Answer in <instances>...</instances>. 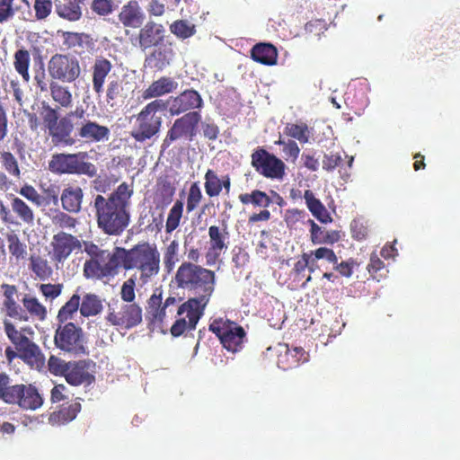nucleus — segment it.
Instances as JSON below:
<instances>
[{
  "instance_id": "obj_1",
  "label": "nucleus",
  "mask_w": 460,
  "mask_h": 460,
  "mask_svg": "<svg viewBox=\"0 0 460 460\" xmlns=\"http://www.w3.org/2000/svg\"><path fill=\"white\" fill-rule=\"evenodd\" d=\"M178 287L190 291L194 296L178 306L177 314H187L190 328H196L202 318L215 289L216 273L193 262H182L175 275Z\"/></svg>"
},
{
  "instance_id": "obj_2",
  "label": "nucleus",
  "mask_w": 460,
  "mask_h": 460,
  "mask_svg": "<svg viewBox=\"0 0 460 460\" xmlns=\"http://www.w3.org/2000/svg\"><path fill=\"white\" fill-rule=\"evenodd\" d=\"M133 189L129 184H119L107 198L97 195L93 199V208L97 218V226L108 235H120L129 226L131 219L130 206Z\"/></svg>"
},
{
  "instance_id": "obj_3",
  "label": "nucleus",
  "mask_w": 460,
  "mask_h": 460,
  "mask_svg": "<svg viewBox=\"0 0 460 460\" xmlns=\"http://www.w3.org/2000/svg\"><path fill=\"white\" fill-rule=\"evenodd\" d=\"M120 266L125 270H138V279L146 284L160 270L161 254L156 246L142 242L130 249L120 248Z\"/></svg>"
},
{
  "instance_id": "obj_4",
  "label": "nucleus",
  "mask_w": 460,
  "mask_h": 460,
  "mask_svg": "<svg viewBox=\"0 0 460 460\" xmlns=\"http://www.w3.org/2000/svg\"><path fill=\"white\" fill-rule=\"evenodd\" d=\"M168 102L164 99H155L147 103L137 116V126L131 132L133 138L137 141H146L156 136L162 128L163 117L158 111H165Z\"/></svg>"
},
{
  "instance_id": "obj_5",
  "label": "nucleus",
  "mask_w": 460,
  "mask_h": 460,
  "mask_svg": "<svg viewBox=\"0 0 460 460\" xmlns=\"http://www.w3.org/2000/svg\"><path fill=\"white\" fill-rule=\"evenodd\" d=\"M87 152H75V154H54L49 163V169L54 173H78L94 177L98 168L94 164L87 161Z\"/></svg>"
},
{
  "instance_id": "obj_6",
  "label": "nucleus",
  "mask_w": 460,
  "mask_h": 460,
  "mask_svg": "<svg viewBox=\"0 0 460 460\" xmlns=\"http://www.w3.org/2000/svg\"><path fill=\"white\" fill-rule=\"evenodd\" d=\"M87 340L82 327L75 323H60L54 335V344L60 350L74 356L87 355Z\"/></svg>"
},
{
  "instance_id": "obj_7",
  "label": "nucleus",
  "mask_w": 460,
  "mask_h": 460,
  "mask_svg": "<svg viewBox=\"0 0 460 460\" xmlns=\"http://www.w3.org/2000/svg\"><path fill=\"white\" fill-rule=\"evenodd\" d=\"M105 319L111 325L121 326L129 330L143 321V309L137 304H128L122 299H111Z\"/></svg>"
},
{
  "instance_id": "obj_8",
  "label": "nucleus",
  "mask_w": 460,
  "mask_h": 460,
  "mask_svg": "<svg viewBox=\"0 0 460 460\" xmlns=\"http://www.w3.org/2000/svg\"><path fill=\"white\" fill-rule=\"evenodd\" d=\"M210 332L217 334L224 348L230 351H238L243 348L246 332L242 325L231 320L215 318L209 324Z\"/></svg>"
},
{
  "instance_id": "obj_9",
  "label": "nucleus",
  "mask_w": 460,
  "mask_h": 460,
  "mask_svg": "<svg viewBox=\"0 0 460 460\" xmlns=\"http://www.w3.org/2000/svg\"><path fill=\"white\" fill-rule=\"evenodd\" d=\"M201 119L202 115L199 111L187 112V114L174 119L164 137L163 147H169L176 139L184 138L192 141L197 136L198 126Z\"/></svg>"
},
{
  "instance_id": "obj_10",
  "label": "nucleus",
  "mask_w": 460,
  "mask_h": 460,
  "mask_svg": "<svg viewBox=\"0 0 460 460\" xmlns=\"http://www.w3.org/2000/svg\"><path fill=\"white\" fill-rule=\"evenodd\" d=\"M48 72L51 78L63 83H73L81 75L80 63L71 55H53L48 63Z\"/></svg>"
},
{
  "instance_id": "obj_11",
  "label": "nucleus",
  "mask_w": 460,
  "mask_h": 460,
  "mask_svg": "<svg viewBox=\"0 0 460 460\" xmlns=\"http://www.w3.org/2000/svg\"><path fill=\"white\" fill-rule=\"evenodd\" d=\"M252 165L255 171L267 178H282L286 164L276 155L264 147H257L252 154Z\"/></svg>"
},
{
  "instance_id": "obj_12",
  "label": "nucleus",
  "mask_w": 460,
  "mask_h": 460,
  "mask_svg": "<svg viewBox=\"0 0 460 460\" xmlns=\"http://www.w3.org/2000/svg\"><path fill=\"white\" fill-rule=\"evenodd\" d=\"M167 103L171 115H181V113H188V111H200L204 106V100L198 90L188 89L171 99Z\"/></svg>"
},
{
  "instance_id": "obj_13",
  "label": "nucleus",
  "mask_w": 460,
  "mask_h": 460,
  "mask_svg": "<svg viewBox=\"0 0 460 460\" xmlns=\"http://www.w3.org/2000/svg\"><path fill=\"white\" fill-rule=\"evenodd\" d=\"M209 248L207 252L208 263L217 261L224 250L228 249L230 232L227 223L222 221V228L218 226H210L208 228Z\"/></svg>"
},
{
  "instance_id": "obj_14",
  "label": "nucleus",
  "mask_w": 460,
  "mask_h": 460,
  "mask_svg": "<svg viewBox=\"0 0 460 460\" xmlns=\"http://www.w3.org/2000/svg\"><path fill=\"white\" fill-rule=\"evenodd\" d=\"M166 29L163 24L155 22H147L145 25H141L137 38V46L146 51L152 46H158L165 39Z\"/></svg>"
},
{
  "instance_id": "obj_15",
  "label": "nucleus",
  "mask_w": 460,
  "mask_h": 460,
  "mask_svg": "<svg viewBox=\"0 0 460 460\" xmlns=\"http://www.w3.org/2000/svg\"><path fill=\"white\" fill-rule=\"evenodd\" d=\"M53 258L58 261H65L75 249H80L81 242L77 237L69 234V233L59 232L54 234L53 242Z\"/></svg>"
},
{
  "instance_id": "obj_16",
  "label": "nucleus",
  "mask_w": 460,
  "mask_h": 460,
  "mask_svg": "<svg viewBox=\"0 0 460 460\" xmlns=\"http://www.w3.org/2000/svg\"><path fill=\"white\" fill-rule=\"evenodd\" d=\"M1 289L4 292V300L3 305L6 314L10 318L19 319V321H29L30 317L25 309L19 305L14 298V295L17 293L16 286L3 283Z\"/></svg>"
},
{
  "instance_id": "obj_17",
  "label": "nucleus",
  "mask_w": 460,
  "mask_h": 460,
  "mask_svg": "<svg viewBox=\"0 0 460 460\" xmlns=\"http://www.w3.org/2000/svg\"><path fill=\"white\" fill-rule=\"evenodd\" d=\"M145 19L146 14L137 0H129L121 7L119 13V21L124 26H129L130 28H141Z\"/></svg>"
},
{
  "instance_id": "obj_18",
  "label": "nucleus",
  "mask_w": 460,
  "mask_h": 460,
  "mask_svg": "<svg viewBox=\"0 0 460 460\" xmlns=\"http://www.w3.org/2000/svg\"><path fill=\"white\" fill-rule=\"evenodd\" d=\"M111 136V130L107 126H102L99 122L92 121L85 119L78 127V137L84 138L86 141L99 143V141H106Z\"/></svg>"
},
{
  "instance_id": "obj_19",
  "label": "nucleus",
  "mask_w": 460,
  "mask_h": 460,
  "mask_svg": "<svg viewBox=\"0 0 460 460\" xmlns=\"http://www.w3.org/2000/svg\"><path fill=\"white\" fill-rule=\"evenodd\" d=\"M174 56L175 53L172 46L163 45L162 41V43L155 46V49L146 57L145 64L155 69H164V67L170 65Z\"/></svg>"
},
{
  "instance_id": "obj_20",
  "label": "nucleus",
  "mask_w": 460,
  "mask_h": 460,
  "mask_svg": "<svg viewBox=\"0 0 460 460\" xmlns=\"http://www.w3.org/2000/svg\"><path fill=\"white\" fill-rule=\"evenodd\" d=\"M21 359L35 369H42L46 364V357L40 348L33 341H31L30 338H27L26 334L23 339Z\"/></svg>"
},
{
  "instance_id": "obj_21",
  "label": "nucleus",
  "mask_w": 460,
  "mask_h": 460,
  "mask_svg": "<svg viewBox=\"0 0 460 460\" xmlns=\"http://www.w3.org/2000/svg\"><path fill=\"white\" fill-rule=\"evenodd\" d=\"M89 363L86 361H69L67 363L66 382L73 385L79 384H91L94 381V376L91 375L88 370Z\"/></svg>"
},
{
  "instance_id": "obj_22",
  "label": "nucleus",
  "mask_w": 460,
  "mask_h": 460,
  "mask_svg": "<svg viewBox=\"0 0 460 460\" xmlns=\"http://www.w3.org/2000/svg\"><path fill=\"white\" fill-rule=\"evenodd\" d=\"M83 199L84 192L78 186H68L65 188L60 197L63 209L74 213L80 212Z\"/></svg>"
},
{
  "instance_id": "obj_23",
  "label": "nucleus",
  "mask_w": 460,
  "mask_h": 460,
  "mask_svg": "<svg viewBox=\"0 0 460 460\" xmlns=\"http://www.w3.org/2000/svg\"><path fill=\"white\" fill-rule=\"evenodd\" d=\"M251 57L255 62L275 65L278 62V49L272 43H257L251 49Z\"/></svg>"
},
{
  "instance_id": "obj_24",
  "label": "nucleus",
  "mask_w": 460,
  "mask_h": 460,
  "mask_svg": "<svg viewBox=\"0 0 460 460\" xmlns=\"http://www.w3.org/2000/svg\"><path fill=\"white\" fill-rule=\"evenodd\" d=\"M304 199H305V204L309 211L314 217H316V219H318V221L323 224H327V222L332 221V217L325 208V205L323 204L322 200L315 197L312 190H305L304 193Z\"/></svg>"
},
{
  "instance_id": "obj_25",
  "label": "nucleus",
  "mask_w": 460,
  "mask_h": 460,
  "mask_svg": "<svg viewBox=\"0 0 460 460\" xmlns=\"http://www.w3.org/2000/svg\"><path fill=\"white\" fill-rule=\"evenodd\" d=\"M84 0H55L56 13L68 21H78L82 15L81 4Z\"/></svg>"
},
{
  "instance_id": "obj_26",
  "label": "nucleus",
  "mask_w": 460,
  "mask_h": 460,
  "mask_svg": "<svg viewBox=\"0 0 460 460\" xmlns=\"http://www.w3.org/2000/svg\"><path fill=\"white\" fill-rule=\"evenodd\" d=\"M112 65L106 58H99L93 64V87L95 93L100 95L103 93V84L106 75L111 71Z\"/></svg>"
},
{
  "instance_id": "obj_27",
  "label": "nucleus",
  "mask_w": 460,
  "mask_h": 460,
  "mask_svg": "<svg viewBox=\"0 0 460 460\" xmlns=\"http://www.w3.org/2000/svg\"><path fill=\"white\" fill-rule=\"evenodd\" d=\"M75 124L71 119L70 114L58 119L55 144H63V146H73L76 143L75 138L72 137V132Z\"/></svg>"
},
{
  "instance_id": "obj_28",
  "label": "nucleus",
  "mask_w": 460,
  "mask_h": 460,
  "mask_svg": "<svg viewBox=\"0 0 460 460\" xmlns=\"http://www.w3.org/2000/svg\"><path fill=\"white\" fill-rule=\"evenodd\" d=\"M178 87V82H175L171 77H161L155 82L151 83L150 86L145 90L143 96L145 99H150V97H159V95L167 94L172 91L176 90Z\"/></svg>"
},
{
  "instance_id": "obj_29",
  "label": "nucleus",
  "mask_w": 460,
  "mask_h": 460,
  "mask_svg": "<svg viewBox=\"0 0 460 460\" xmlns=\"http://www.w3.org/2000/svg\"><path fill=\"white\" fill-rule=\"evenodd\" d=\"M308 223L311 226V241L314 244H323V243H326V244H332V243L340 240L341 235L339 232H336V230L324 232V230H323L314 220H308Z\"/></svg>"
},
{
  "instance_id": "obj_30",
  "label": "nucleus",
  "mask_w": 460,
  "mask_h": 460,
  "mask_svg": "<svg viewBox=\"0 0 460 460\" xmlns=\"http://www.w3.org/2000/svg\"><path fill=\"white\" fill-rule=\"evenodd\" d=\"M22 402L21 408L24 409H38L42 406L44 402L43 397L40 395L37 387L33 386V385H22Z\"/></svg>"
},
{
  "instance_id": "obj_31",
  "label": "nucleus",
  "mask_w": 460,
  "mask_h": 460,
  "mask_svg": "<svg viewBox=\"0 0 460 460\" xmlns=\"http://www.w3.org/2000/svg\"><path fill=\"white\" fill-rule=\"evenodd\" d=\"M119 246L114 249L113 252L104 251V249L99 248V254L97 255L98 261L100 262L101 268L104 266H111V272L109 277L115 275L118 272V269L121 266V253L119 252Z\"/></svg>"
},
{
  "instance_id": "obj_32",
  "label": "nucleus",
  "mask_w": 460,
  "mask_h": 460,
  "mask_svg": "<svg viewBox=\"0 0 460 460\" xmlns=\"http://www.w3.org/2000/svg\"><path fill=\"white\" fill-rule=\"evenodd\" d=\"M81 408L82 405L80 402L68 403L65 405V407L60 408L58 412H53L49 416V420L51 422H56L57 424H66V422H70V420L76 418Z\"/></svg>"
},
{
  "instance_id": "obj_33",
  "label": "nucleus",
  "mask_w": 460,
  "mask_h": 460,
  "mask_svg": "<svg viewBox=\"0 0 460 460\" xmlns=\"http://www.w3.org/2000/svg\"><path fill=\"white\" fill-rule=\"evenodd\" d=\"M12 196L11 207L19 218L25 224H34L35 215L33 209L18 196Z\"/></svg>"
},
{
  "instance_id": "obj_34",
  "label": "nucleus",
  "mask_w": 460,
  "mask_h": 460,
  "mask_svg": "<svg viewBox=\"0 0 460 460\" xmlns=\"http://www.w3.org/2000/svg\"><path fill=\"white\" fill-rule=\"evenodd\" d=\"M102 309V302L98 295H94V293H86L84 295L80 306V313L84 316L100 314Z\"/></svg>"
},
{
  "instance_id": "obj_35",
  "label": "nucleus",
  "mask_w": 460,
  "mask_h": 460,
  "mask_svg": "<svg viewBox=\"0 0 460 460\" xmlns=\"http://www.w3.org/2000/svg\"><path fill=\"white\" fill-rule=\"evenodd\" d=\"M43 111L41 115L43 117V123L47 129L49 130L50 137L55 143L56 136H57V125L58 120L59 119V113L58 110L52 108V106L48 105V103H43Z\"/></svg>"
},
{
  "instance_id": "obj_36",
  "label": "nucleus",
  "mask_w": 460,
  "mask_h": 460,
  "mask_svg": "<svg viewBox=\"0 0 460 460\" xmlns=\"http://www.w3.org/2000/svg\"><path fill=\"white\" fill-rule=\"evenodd\" d=\"M22 302L23 309H25L28 314H31L33 316L40 319V321H43V319L47 318V308L46 306L42 305L41 302H40L37 297L25 295L22 298Z\"/></svg>"
},
{
  "instance_id": "obj_37",
  "label": "nucleus",
  "mask_w": 460,
  "mask_h": 460,
  "mask_svg": "<svg viewBox=\"0 0 460 460\" xmlns=\"http://www.w3.org/2000/svg\"><path fill=\"white\" fill-rule=\"evenodd\" d=\"M81 309V296L78 293L74 295L61 306L58 314V323H66L67 319H71L76 310Z\"/></svg>"
},
{
  "instance_id": "obj_38",
  "label": "nucleus",
  "mask_w": 460,
  "mask_h": 460,
  "mask_svg": "<svg viewBox=\"0 0 460 460\" xmlns=\"http://www.w3.org/2000/svg\"><path fill=\"white\" fill-rule=\"evenodd\" d=\"M60 188L58 184H45L41 185V208H47V206H58Z\"/></svg>"
},
{
  "instance_id": "obj_39",
  "label": "nucleus",
  "mask_w": 460,
  "mask_h": 460,
  "mask_svg": "<svg viewBox=\"0 0 460 460\" xmlns=\"http://www.w3.org/2000/svg\"><path fill=\"white\" fill-rule=\"evenodd\" d=\"M31 63L30 52L27 49H18L14 54L13 66L25 81H30L29 66Z\"/></svg>"
},
{
  "instance_id": "obj_40",
  "label": "nucleus",
  "mask_w": 460,
  "mask_h": 460,
  "mask_svg": "<svg viewBox=\"0 0 460 460\" xmlns=\"http://www.w3.org/2000/svg\"><path fill=\"white\" fill-rule=\"evenodd\" d=\"M170 31L178 39L185 40L196 34V26L188 20H176L171 24Z\"/></svg>"
},
{
  "instance_id": "obj_41",
  "label": "nucleus",
  "mask_w": 460,
  "mask_h": 460,
  "mask_svg": "<svg viewBox=\"0 0 460 460\" xmlns=\"http://www.w3.org/2000/svg\"><path fill=\"white\" fill-rule=\"evenodd\" d=\"M285 132L292 138H296L300 143H308L310 138V129L305 122H288L285 127Z\"/></svg>"
},
{
  "instance_id": "obj_42",
  "label": "nucleus",
  "mask_w": 460,
  "mask_h": 460,
  "mask_svg": "<svg viewBox=\"0 0 460 460\" xmlns=\"http://www.w3.org/2000/svg\"><path fill=\"white\" fill-rule=\"evenodd\" d=\"M50 93L55 102H58L61 106L68 107L72 104V93L66 86H61L57 82L49 84Z\"/></svg>"
},
{
  "instance_id": "obj_43",
  "label": "nucleus",
  "mask_w": 460,
  "mask_h": 460,
  "mask_svg": "<svg viewBox=\"0 0 460 460\" xmlns=\"http://www.w3.org/2000/svg\"><path fill=\"white\" fill-rule=\"evenodd\" d=\"M240 201L247 205V203H252L254 206H260V208H268L270 205L271 199L267 193L262 192V190H253L251 193H242L239 196Z\"/></svg>"
},
{
  "instance_id": "obj_44",
  "label": "nucleus",
  "mask_w": 460,
  "mask_h": 460,
  "mask_svg": "<svg viewBox=\"0 0 460 460\" xmlns=\"http://www.w3.org/2000/svg\"><path fill=\"white\" fill-rule=\"evenodd\" d=\"M4 327L8 339L12 343H13L16 350L18 351V356L22 359L25 334L17 331L13 323L7 322V320L4 322Z\"/></svg>"
},
{
  "instance_id": "obj_45",
  "label": "nucleus",
  "mask_w": 460,
  "mask_h": 460,
  "mask_svg": "<svg viewBox=\"0 0 460 460\" xmlns=\"http://www.w3.org/2000/svg\"><path fill=\"white\" fill-rule=\"evenodd\" d=\"M182 214L183 202H181V200H176L171 208L167 221L165 223V231L167 233H172L173 229L178 228Z\"/></svg>"
},
{
  "instance_id": "obj_46",
  "label": "nucleus",
  "mask_w": 460,
  "mask_h": 460,
  "mask_svg": "<svg viewBox=\"0 0 460 460\" xmlns=\"http://www.w3.org/2000/svg\"><path fill=\"white\" fill-rule=\"evenodd\" d=\"M222 190V179H219L216 171L208 170L205 175V192L208 196H218Z\"/></svg>"
},
{
  "instance_id": "obj_47",
  "label": "nucleus",
  "mask_w": 460,
  "mask_h": 460,
  "mask_svg": "<svg viewBox=\"0 0 460 460\" xmlns=\"http://www.w3.org/2000/svg\"><path fill=\"white\" fill-rule=\"evenodd\" d=\"M111 267L101 268V264L97 257L93 260L85 261L84 263V275L88 278H104L109 277Z\"/></svg>"
},
{
  "instance_id": "obj_48",
  "label": "nucleus",
  "mask_w": 460,
  "mask_h": 460,
  "mask_svg": "<svg viewBox=\"0 0 460 460\" xmlns=\"http://www.w3.org/2000/svg\"><path fill=\"white\" fill-rule=\"evenodd\" d=\"M0 161L2 166L8 172L10 175L13 177L20 178L21 171L19 167V163L15 158L14 155L9 151H4L0 153Z\"/></svg>"
},
{
  "instance_id": "obj_49",
  "label": "nucleus",
  "mask_w": 460,
  "mask_h": 460,
  "mask_svg": "<svg viewBox=\"0 0 460 460\" xmlns=\"http://www.w3.org/2000/svg\"><path fill=\"white\" fill-rule=\"evenodd\" d=\"M162 293H153L147 301V316L153 323H159V306L162 303Z\"/></svg>"
},
{
  "instance_id": "obj_50",
  "label": "nucleus",
  "mask_w": 460,
  "mask_h": 460,
  "mask_svg": "<svg viewBox=\"0 0 460 460\" xmlns=\"http://www.w3.org/2000/svg\"><path fill=\"white\" fill-rule=\"evenodd\" d=\"M137 279V274L129 277L128 280L124 281L120 288V296L124 302L134 303L136 298V282Z\"/></svg>"
},
{
  "instance_id": "obj_51",
  "label": "nucleus",
  "mask_w": 460,
  "mask_h": 460,
  "mask_svg": "<svg viewBox=\"0 0 460 460\" xmlns=\"http://www.w3.org/2000/svg\"><path fill=\"white\" fill-rule=\"evenodd\" d=\"M31 268L40 279H46L51 272L48 261L41 257H31Z\"/></svg>"
},
{
  "instance_id": "obj_52",
  "label": "nucleus",
  "mask_w": 460,
  "mask_h": 460,
  "mask_svg": "<svg viewBox=\"0 0 460 460\" xmlns=\"http://www.w3.org/2000/svg\"><path fill=\"white\" fill-rule=\"evenodd\" d=\"M48 367L51 374L54 376H65L67 380V363L65 359L56 357V355H50L48 360Z\"/></svg>"
},
{
  "instance_id": "obj_53",
  "label": "nucleus",
  "mask_w": 460,
  "mask_h": 460,
  "mask_svg": "<svg viewBox=\"0 0 460 460\" xmlns=\"http://www.w3.org/2000/svg\"><path fill=\"white\" fill-rule=\"evenodd\" d=\"M203 194L202 190L199 183H192L190 186L188 197H187V210L188 212H191V210L196 209L199 203H200L202 199Z\"/></svg>"
},
{
  "instance_id": "obj_54",
  "label": "nucleus",
  "mask_w": 460,
  "mask_h": 460,
  "mask_svg": "<svg viewBox=\"0 0 460 460\" xmlns=\"http://www.w3.org/2000/svg\"><path fill=\"white\" fill-rule=\"evenodd\" d=\"M22 385H10V377L9 382L5 386V400L6 403H18L19 406H22Z\"/></svg>"
},
{
  "instance_id": "obj_55",
  "label": "nucleus",
  "mask_w": 460,
  "mask_h": 460,
  "mask_svg": "<svg viewBox=\"0 0 460 460\" xmlns=\"http://www.w3.org/2000/svg\"><path fill=\"white\" fill-rule=\"evenodd\" d=\"M9 252L16 259H23L27 254L26 244L19 240L17 234H11L8 237Z\"/></svg>"
},
{
  "instance_id": "obj_56",
  "label": "nucleus",
  "mask_w": 460,
  "mask_h": 460,
  "mask_svg": "<svg viewBox=\"0 0 460 460\" xmlns=\"http://www.w3.org/2000/svg\"><path fill=\"white\" fill-rule=\"evenodd\" d=\"M65 42L68 47H84L89 41L90 36L85 33H74V31H65L63 33Z\"/></svg>"
},
{
  "instance_id": "obj_57",
  "label": "nucleus",
  "mask_w": 460,
  "mask_h": 460,
  "mask_svg": "<svg viewBox=\"0 0 460 460\" xmlns=\"http://www.w3.org/2000/svg\"><path fill=\"white\" fill-rule=\"evenodd\" d=\"M19 193L28 200L32 201L34 205L40 206V208H42V193H39L37 189L31 186V184H25L22 186L19 190Z\"/></svg>"
},
{
  "instance_id": "obj_58",
  "label": "nucleus",
  "mask_w": 460,
  "mask_h": 460,
  "mask_svg": "<svg viewBox=\"0 0 460 460\" xmlns=\"http://www.w3.org/2000/svg\"><path fill=\"white\" fill-rule=\"evenodd\" d=\"M52 222L61 228H74L76 226V220L74 217L68 216L66 212H57L52 217Z\"/></svg>"
},
{
  "instance_id": "obj_59",
  "label": "nucleus",
  "mask_w": 460,
  "mask_h": 460,
  "mask_svg": "<svg viewBox=\"0 0 460 460\" xmlns=\"http://www.w3.org/2000/svg\"><path fill=\"white\" fill-rule=\"evenodd\" d=\"M175 323H172L171 327V334L174 335V337H178V335L183 334L186 330H191V327L189 324V318L187 317V314L184 313L181 315H179Z\"/></svg>"
},
{
  "instance_id": "obj_60",
  "label": "nucleus",
  "mask_w": 460,
  "mask_h": 460,
  "mask_svg": "<svg viewBox=\"0 0 460 460\" xmlns=\"http://www.w3.org/2000/svg\"><path fill=\"white\" fill-rule=\"evenodd\" d=\"M14 0H0V23L6 22L13 18L15 9L13 8Z\"/></svg>"
},
{
  "instance_id": "obj_61",
  "label": "nucleus",
  "mask_w": 460,
  "mask_h": 460,
  "mask_svg": "<svg viewBox=\"0 0 460 460\" xmlns=\"http://www.w3.org/2000/svg\"><path fill=\"white\" fill-rule=\"evenodd\" d=\"M34 10L36 12V18H47L52 11V0H35Z\"/></svg>"
},
{
  "instance_id": "obj_62",
  "label": "nucleus",
  "mask_w": 460,
  "mask_h": 460,
  "mask_svg": "<svg viewBox=\"0 0 460 460\" xmlns=\"http://www.w3.org/2000/svg\"><path fill=\"white\" fill-rule=\"evenodd\" d=\"M201 128L203 136H205L207 138H217L220 129L218 126H217L216 122L211 121V119H205V121L201 122Z\"/></svg>"
},
{
  "instance_id": "obj_63",
  "label": "nucleus",
  "mask_w": 460,
  "mask_h": 460,
  "mask_svg": "<svg viewBox=\"0 0 460 460\" xmlns=\"http://www.w3.org/2000/svg\"><path fill=\"white\" fill-rule=\"evenodd\" d=\"M287 356H291L293 358L292 365L295 367L298 365L299 362H307L309 359V355L302 347H295L293 349H289L287 352Z\"/></svg>"
},
{
  "instance_id": "obj_64",
  "label": "nucleus",
  "mask_w": 460,
  "mask_h": 460,
  "mask_svg": "<svg viewBox=\"0 0 460 460\" xmlns=\"http://www.w3.org/2000/svg\"><path fill=\"white\" fill-rule=\"evenodd\" d=\"M39 289L46 298H55L58 297L59 294H61L62 285H51V283H47L46 285H40Z\"/></svg>"
}]
</instances>
